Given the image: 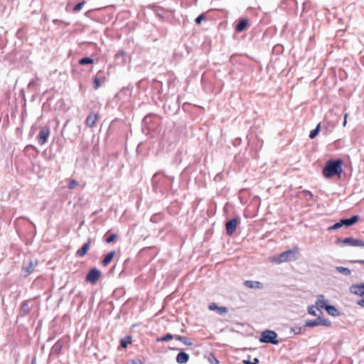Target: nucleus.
<instances>
[{
  "mask_svg": "<svg viewBox=\"0 0 364 364\" xmlns=\"http://www.w3.org/2000/svg\"><path fill=\"white\" fill-rule=\"evenodd\" d=\"M174 181V177L166 176L163 170H159L155 173L151 178V186L155 193H164L171 188V183Z\"/></svg>",
  "mask_w": 364,
  "mask_h": 364,
  "instance_id": "1",
  "label": "nucleus"
},
{
  "mask_svg": "<svg viewBox=\"0 0 364 364\" xmlns=\"http://www.w3.org/2000/svg\"><path fill=\"white\" fill-rule=\"evenodd\" d=\"M343 162L341 159H328L323 167V176L328 179L335 176H341L343 172Z\"/></svg>",
  "mask_w": 364,
  "mask_h": 364,
  "instance_id": "2",
  "label": "nucleus"
},
{
  "mask_svg": "<svg viewBox=\"0 0 364 364\" xmlns=\"http://www.w3.org/2000/svg\"><path fill=\"white\" fill-rule=\"evenodd\" d=\"M159 124L160 117L158 115L148 114L142 120L141 130L146 136H153L159 131Z\"/></svg>",
  "mask_w": 364,
  "mask_h": 364,
  "instance_id": "3",
  "label": "nucleus"
},
{
  "mask_svg": "<svg viewBox=\"0 0 364 364\" xmlns=\"http://www.w3.org/2000/svg\"><path fill=\"white\" fill-rule=\"evenodd\" d=\"M299 258V248L294 247L292 249L282 252L272 257V262L275 264L295 261Z\"/></svg>",
  "mask_w": 364,
  "mask_h": 364,
  "instance_id": "4",
  "label": "nucleus"
},
{
  "mask_svg": "<svg viewBox=\"0 0 364 364\" xmlns=\"http://www.w3.org/2000/svg\"><path fill=\"white\" fill-rule=\"evenodd\" d=\"M259 341L262 343L273 345H277L280 343L277 333L274 331L269 329L264 330L261 333Z\"/></svg>",
  "mask_w": 364,
  "mask_h": 364,
  "instance_id": "5",
  "label": "nucleus"
},
{
  "mask_svg": "<svg viewBox=\"0 0 364 364\" xmlns=\"http://www.w3.org/2000/svg\"><path fill=\"white\" fill-rule=\"evenodd\" d=\"M360 219L358 215H354L348 218H342L338 222L328 228V230H336L342 227L348 228L355 225Z\"/></svg>",
  "mask_w": 364,
  "mask_h": 364,
  "instance_id": "6",
  "label": "nucleus"
},
{
  "mask_svg": "<svg viewBox=\"0 0 364 364\" xmlns=\"http://www.w3.org/2000/svg\"><path fill=\"white\" fill-rule=\"evenodd\" d=\"M335 243L336 245L343 244L344 246L350 247H364V240L359 238H354L352 237H348L345 238L337 237Z\"/></svg>",
  "mask_w": 364,
  "mask_h": 364,
  "instance_id": "7",
  "label": "nucleus"
},
{
  "mask_svg": "<svg viewBox=\"0 0 364 364\" xmlns=\"http://www.w3.org/2000/svg\"><path fill=\"white\" fill-rule=\"evenodd\" d=\"M332 323L331 321L325 318H322L320 315L314 320H306L305 321V325L304 326V328L309 327H315L318 326H323L326 327L331 326Z\"/></svg>",
  "mask_w": 364,
  "mask_h": 364,
  "instance_id": "8",
  "label": "nucleus"
},
{
  "mask_svg": "<svg viewBox=\"0 0 364 364\" xmlns=\"http://www.w3.org/2000/svg\"><path fill=\"white\" fill-rule=\"evenodd\" d=\"M164 108L165 111L170 114H176L180 109L179 97H178L176 100L172 99L166 100Z\"/></svg>",
  "mask_w": 364,
  "mask_h": 364,
  "instance_id": "9",
  "label": "nucleus"
},
{
  "mask_svg": "<svg viewBox=\"0 0 364 364\" xmlns=\"http://www.w3.org/2000/svg\"><path fill=\"white\" fill-rule=\"evenodd\" d=\"M38 260L29 259L28 261H23L22 265V272L23 277H27L29 274L33 272L35 267L37 266Z\"/></svg>",
  "mask_w": 364,
  "mask_h": 364,
  "instance_id": "10",
  "label": "nucleus"
},
{
  "mask_svg": "<svg viewBox=\"0 0 364 364\" xmlns=\"http://www.w3.org/2000/svg\"><path fill=\"white\" fill-rule=\"evenodd\" d=\"M240 222V219L239 217H234L228 220L225 223L226 235L228 236L232 235L235 232Z\"/></svg>",
  "mask_w": 364,
  "mask_h": 364,
  "instance_id": "11",
  "label": "nucleus"
},
{
  "mask_svg": "<svg viewBox=\"0 0 364 364\" xmlns=\"http://www.w3.org/2000/svg\"><path fill=\"white\" fill-rule=\"evenodd\" d=\"M33 308V304L32 299H29L23 301L21 303V304L20 306V309L18 310V316L24 317V316H27L31 312V311L32 310Z\"/></svg>",
  "mask_w": 364,
  "mask_h": 364,
  "instance_id": "12",
  "label": "nucleus"
},
{
  "mask_svg": "<svg viewBox=\"0 0 364 364\" xmlns=\"http://www.w3.org/2000/svg\"><path fill=\"white\" fill-rule=\"evenodd\" d=\"M102 273L96 267L91 268L85 276V281L95 284L99 280Z\"/></svg>",
  "mask_w": 364,
  "mask_h": 364,
  "instance_id": "13",
  "label": "nucleus"
},
{
  "mask_svg": "<svg viewBox=\"0 0 364 364\" xmlns=\"http://www.w3.org/2000/svg\"><path fill=\"white\" fill-rule=\"evenodd\" d=\"M349 291L352 294L360 296L363 298L364 296V282H361L359 284H353L349 287Z\"/></svg>",
  "mask_w": 364,
  "mask_h": 364,
  "instance_id": "14",
  "label": "nucleus"
},
{
  "mask_svg": "<svg viewBox=\"0 0 364 364\" xmlns=\"http://www.w3.org/2000/svg\"><path fill=\"white\" fill-rule=\"evenodd\" d=\"M65 343V340L63 338H60L58 341H57L52 346L49 356H58L60 354L62 348Z\"/></svg>",
  "mask_w": 364,
  "mask_h": 364,
  "instance_id": "15",
  "label": "nucleus"
},
{
  "mask_svg": "<svg viewBox=\"0 0 364 364\" xmlns=\"http://www.w3.org/2000/svg\"><path fill=\"white\" fill-rule=\"evenodd\" d=\"M50 128L48 127H43L39 134H38V142L40 145H43L44 144L46 143V141H48V139L50 136Z\"/></svg>",
  "mask_w": 364,
  "mask_h": 364,
  "instance_id": "16",
  "label": "nucleus"
},
{
  "mask_svg": "<svg viewBox=\"0 0 364 364\" xmlns=\"http://www.w3.org/2000/svg\"><path fill=\"white\" fill-rule=\"evenodd\" d=\"M91 243H92V239L88 238L87 241L85 243H84L82 245V246L79 250H77L75 255L77 257H80L85 256L87 254V251L90 250Z\"/></svg>",
  "mask_w": 364,
  "mask_h": 364,
  "instance_id": "17",
  "label": "nucleus"
},
{
  "mask_svg": "<svg viewBox=\"0 0 364 364\" xmlns=\"http://www.w3.org/2000/svg\"><path fill=\"white\" fill-rule=\"evenodd\" d=\"M249 26V20L246 18H242L238 20L237 23L235 25V30L237 33H241Z\"/></svg>",
  "mask_w": 364,
  "mask_h": 364,
  "instance_id": "18",
  "label": "nucleus"
},
{
  "mask_svg": "<svg viewBox=\"0 0 364 364\" xmlns=\"http://www.w3.org/2000/svg\"><path fill=\"white\" fill-rule=\"evenodd\" d=\"M127 53L124 50H119L115 54V65H124L127 61Z\"/></svg>",
  "mask_w": 364,
  "mask_h": 364,
  "instance_id": "19",
  "label": "nucleus"
},
{
  "mask_svg": "<svg viewBox=\"0 0 364 364\" xmlns=\"http://www.w3.org/2000/svg\"><path fill=\"white\" fill-rule=\"evenodd\" d=\"M189 355L184 351H180L176 358V360L179 364H185L189 360Z\"/></svg>",
  "mask_w": 364,
  "mask_h": 364,
  "instance_id": "20",
  "label": "nucleus"
},
{
  "mask_svg": "<svg viewBox=\"0 0 364 364\" xmlns=\"http://www.w3.org/2000/svg\"><path fill=\"white\" fill-rule=\"evenodd\" d=\"M132 342V337L131 335H127L123 338H121L119 341V346L118 347V350L120 349L127 348V346Z\"/></svg>",
  "mask_w": 364,
  "mask_h": 364,
  "instance_id": "21",
  "label": "nucleus"
},
{
  "mask_svg": "<svg viewBox=\"0 0 364 364\" xmlns=\"http://www.w3.org/2000/svg\"><path fill=\"white\" fill-rule=\"evenodd\" d=\"M114 259V250L109 252L102 259L101 264L102 267H107Z\"/></svg>",
  "mask_w": 364,
  "mask_h": 364,
  "instance_id": "22",
  "label": "nucleus"
},
{
  "mask_svg": "<svg viewBox=\"0 0 364 364\" xmlns=\"http://www.w3.org/2000/svg\"><path fill=\"white\" fill-rule=\"evenodd\" d=\"M326 311V312L332 316H340L342 313L341 311H339L336 308V306H334L333 305H331V304H329L328 306H327V308H326L325 309Z\"/></svg>",
  "mask_w": 364,
  "mask_h": 364,
  "instance_id": "23",
  "label": "nucleus"
},
{
  "mask_svg": "<svg viewBox=\"0 0 364 364\" xmlns=\"http://www.w3.org/2000/svg\"><path fill=\"white\" fill-rule=\"evenodd\" d=\"M244 285L250 289H259L262 287V283L257 281H250V280H246L244 282Z\"/></svg>",
  "mask_w": 364,
  "mask_h": 364,
  "instance_id": "24",
  "label": "nucleus"
},
{
  "mask_svg": "<svg viewBox=\"0 0 364 364\" xmlns=\"http://www.w3.org/2000/svg\"><path fill=\"white\" fill-rule=\"evenodd\" d=\"M320 298L317 299L316 301V305L318 306L320 308L326 309L327 308V306L329 305L328 300L323 299L324 296L320 295Z\"/></svg>",
  "mask_w": 364,
  "mask_h": 364,
  "instance_id": "25",
  "label": "nucleus"
},
{
  "mask_svg": "<svg viewBox=\"0 0 364 364\" xmlns=\"http://www.w3.org/2000/svg\"><path fill=\"white\" fill-rule=\"evenodd\" d=\"M173 338H175V336L170 333H167L163 336L158 337L156 339V341L158 343L159 342H166V341H169L172 340Z\"/></svg>",
  "mask_w": 364,
  "mask_h": 364,
  "instance_id": "26",
  "label": "nucleus"
},
{
  "mask_svg": "<svg viewBox=\"0 0 364 364\" xmlns=\"http://www.w3.org/2000/svg\"><path fill=\"white\" fill-rule=\"evenodd\" d=\"M78 63L81 65H92L94 63V59L91 57H84L79 60Z\"/></svg>",
  "mask_w": 364,
  "mask_h": 364,
  "instance_id": "27",
  "label": "nucleus"
},
{
  "mask_svg": "<svg viewBox=\"0 0 364 364\" xmlns=\"http://www.w3.org/2000/svg\"><path fill=\"white\" fill-rule=\"evenodd\" d=\"M96 120L97 116L91 114L87 117L85 122L87 127H92L95 125Z\"/></svg>",
  "mask_w": 364,
  "mask_h": 364,
  "instance_id": "28",
  "label": "nucleus"
},
{
  "mask_svg": "<svg viewBox=\"0 0 364 364\" xmlns=\"http://www.w3.org/2000/svg\"><path fill=\"white\" fill-rule=\"evenodd\" d=\"M129 91L127 89L123 90L120 91V92H117L114 95L115 100L121 99L122 95L124 97V98L126 100H128L129 98Z\"/></svg>",
  "mask_w": 364,
  "mask_h": 364,
  "instance_id": "29",
  "label": "nucleus"
},
{
  "mask_svg": "<svg viewBox=\"0 0 364 364\" xmlns=\"http://www.w3.org/2000/svg\"><path fill=\"white\" fill-rule=\"evenodd\" d=\"M320 131H321V123H318L316 125V127L310 132V134L309 136V138L311 139L316 138L318 135Z\"/></svg>",
  "mask_w": 364,
  "mask_h": 364,
  "instance_id": "30",
  "label": "nucleus"
},
{
  "mask_svg": "<svg viewBox=\"0 0 364 364\" xmlns=\"http://www.w3.org/2000/svg\"><path fill=\"white\" fill-rule=\"evenodd\" d=\"M175 339L183 342L185 345L188 346H191L193 345V343L185 336L175 335Z\"/></svg>",
  "mask_w": 364,
  "mask_h": 364,
  "instance_id": "31",
  "label": "nucleus"
},
{
  "mask_svg": "<svg viewBox=\"0 0 364 364\" xmlns=\"http://www.w3.org/2000/svg\"><path fill=\"white\" fill-rule=\"evenodd\" d=\"M336 270L338 272L341 273L346 276H349L351 274L350 269H349L348 268L345 267H341V266L336 267Z\"/></svg>",
  "mask_w": 364,
  "mask_h": 364,
  "instance_id": "32",
  "label": "nucleus"
},
{
  "mask_svg": "<svg viewBox=\"0 0 364 364\" xmlns=\"http://www.w3.org/2000/svg\"><path fill=\"white\" fill-rule=\"evenodd\" d=\"M163 220V215L161 213H155L151 215L150 221L153 223H157Z\"/></svg>",
  "mask_w": 364,
  "mask_h": 364,
  "instance_id": "33",
  "label": "nucleus"
},
{
  "mask_svg": "<svg viewBox=\"0 0 364 364\" xmlns=\"http://www.w3.org/2000/svg\"><path fill=\"white\" fill-rule=\"evenodd\" d=\"M210 364H218L219 361L213 353H210L205 356Z\"/></svg>",
  "mask_w": 364,
  "mask_h": 364,
  "instance_id": "34",
  "label": "nucleus"
},
{
  "mask_svg": "<svg viewBox=\"0 0 364 364\" xmlns=\"http://www.w3.org/2000/svg\"><path fill=\"white\" fill-rule=\"evenodd\" d=\"M319 311L316 306H308V313L314 316H317V311Z\"/></svg>",
  "mask_w": 364,
  "mask_h": 364,
  "instance_id": "35",
  "label": "nucleus"
},
{
  "mask_svg": "<svg viewBox=\"0 0 364 364\" xmlns=\"http://www.w3.org/2000/svg\"><path fill=\"white\" fill-rule=\"evenodd\" d=\"M114 121H115V123L117 122H121L122 124V128H123V132H124L123 138L126 137L127 132V129H128V126L124 123L123 119H121L119 118L115 117Z\"/></svg>",
  "mask_w": 364,
  "mask_h": 364,
  "instance_id": "36",
  "label": "nucleus"
},
{
  "mask_svg": "<svg viewBox=\"0 0 364 364\" xmlns=\"http://www.w3.org/2000/svg\"><path fill=\"white\" fill-rule=\"evenodd\" d=\"M105 241L107 243L114 242V232H111V230L108 231L107 236L105 238Z\"/></svg>",
  "mask_w": 364,
  "mask_h": 364,
  "instance_id": "37",
  "label": "nucleus"
},
{
  "mask_svg": "<svg viewBox=\"0 0 364 364\" xmlns=\"http://www.w3.org/2000/svg\"><path fill=\"white\" fill-rule=\"evenodd\" d=\"M205 19V14H200L199 16H198L196 19H195V23L197 24V25H200L201 23V22Z\"/></svg>",
  "mask_w": 364,
  "mask_h": 364,
  "instance_id": "38",
  "label": "nucleus"
},
{
  "mask_svg": "<svg viewBox=\"0 0 364 364\" xmlns=\"http://www.w3.org/2000/svg\"><path fill=\"white\" fill-rule=\"evenodd\" d=\"M78 185L77 181L75 179H71L70 180L69 183H68V188L69 189H73Z\"/></svg>",
  "mask_w": 364,
  "mask_h": 364,
  "instance_id": "39",
  "label": "nucleus"
},
{
  "mask_svg": "<svg viewBox=\"0 0 364 364\" xmlns=\"http://www.w3.org/2000/svg\"><path fill=\"white\" fill-rule=\"evenodd\" d=\"M85 4V2L84 1H81V2H79L77 3L76 5H75V6L73 7V11L75 12H78L80 11L82 6H84V4Z\"/></svg>",
  "mask_w": 364,
  "mask_h": 364,
  "instance_id": "40",
  "label": "nucleus"
},
{
  "mask_svg": "<svg viewBox=\"0 0 364 364\" xmlns=\"http://www.w3.org/2000/svg\"><path fill=\"white\" fill-rule=\"evenodd\" d=\"M228 311V309L227 307L225 306H218L217 312L219 315H223L226 314Z\"/></svg>",
  "mask_w": 364,
  "mask_h": 364,
  "instance_id": "41",
  "label": "nucleus"
},
{
  "mask_svg": "<svg viewBox=\"0 0 364 364\" xmlns=\"http://www.w3.org/2000/svg\"><path fill=\"white\" fill-rule=\"evenodd\" d=\"M301 327L294 326L291 328V332H293L295 335H299L301 333Z\"/></svg>",
  "mask_w": 364,
  "mask_h": 364,
  "instance_id": "42",
  "label": "nucleus"
},
{
  "mask_svg": "<svg viewBox=\"0 0 364 364\" xmlns=\"http://www.w3.org/2000/svg\"><path fill=\"white\" fill-rule=\"evenodd\" d=\"M100 85V80L97 77H95L94 78V81H93V87L95 90H97L99 88Z\"/></svg>",
  "mask_w": 364,
  "mask_h": 364,
  "instance_id": "43",
  "label": "nucleus"
},
{
  "mask_svg": "<svg viewBox=\"0 0 364 364\" xmlns=\"http://www.w3.org/2000/svg\"><path fill=\"white\" fill-rule=\"evenodd\" d=\"M218 306L217 305V304L215 303H211L209 304L208 306V309L210 310V311H217L218 310Z\"/></svg>",
  "mask_w": 364,
  "mask_h": 364,
  "instance_id": "44",
  "label": "nucleus"
},
{
  "mask_svg": "<svg viewBox=\"0 0 364 364\" xmlns=\"http://www.w3.org/2000/svg\"><path fill=\"white\" fill-rule=\"evenodd\" d=\"M304 195L306 198H307V196L309 197V198H307L308 200L311 199L313 197V194L310 191H304Z\"/></svg>",
  "mask_w": 364,
  "mask_h": 364,
  "instance_id": "45",
  "label": "nucleus"
},
{
  "mask_svg": "<svg viewBox=\"0 0 364 364\" xmlns=\"http://www.w3.org/2000/svg\"><path fill=\"white\" fill-rule=\"evenodd\" d=\"M356 304L358 306H360V307L364 308V298H362L361 299L358 300Z\"/></svg>",
  "mask_w": 364,
  "mask_h": 364,
  "instance_id": "46",
  "label": "nucleus"
},
{
  "mask_svg": "<svg viewBox=\"0 0 364 364\" xmlns=\"http://www.w3.org/2000/svg\"><path fill=\"white\" fill-rule=\"evenodd\" d=\"M113 270H114V266H112L111 267V269L107 272L105 276L107 277L108 278H110Z\"/></svg>",
  "mask_w": 364,
  "mask_h": 364,
  "instance_id": "47",
  "label": "nucleus"
},
{
  "mask_svg": "<svg viewBox=\"0 0 364 364\" xmlns=\"http://www.w3.org/2000/svg\"><path fill=\"white\" fill-rule=\"evenodd\" d=\"M351 263H358L364 264V260L363 259H358V260H352L350 261Z\"/></svg>",
  "mask_w": 364,
  "mask_h": 364,
  "instance_id": "48",
  "label": "nucleus"
},
{
  "mask_svg": "<svg viewBox=\"0 0 364 364\" xmlns=\"http://www.w3.org/2000/svg\"><path fill=\"white\" fill-rule=\"evenodd\" d=\"M347 117H348V114L346 113L345 115H344V120H343V127H345L347 124Z\"/></svg>",
  "mask_w": 364,
  "mask_h": 364,
  "instance_id": "49",
  "label": "nucleus"
},
{
  "mask_svg": "<svg viewBox=\"0 0 364 364\" xmlns=\"http://www.w3.org/2000/svg\"><path fill=\"white\" fill-rule=\"evenodd\" d=\"M132 364H143V363L139 360H133Z\"/></svg>",
  "mask_w": 364,
  "mask_h": 364,
  "instance_id": "50",
  "label": "nucleus"
},
{
  "mask_svg": "<svg viewBox=\"0 0 364 364\" xmlns=\"http://www.w3.org/2000/svg\"><path fill=\"white\" fill-rule=\"evenodd\" d=\"M31 364H36V356L33 355Z\"/></svg>",
  "mask_w": 364,
  "mask_h": 364,
  "instance_id": "51",
  "label": "nucleus"
},
{
  "mask_svg": "<svg viewBox=\"0 0 364 364\" xmlns=\"http://www.w3.org/2000/svg\"><path fill=\"white\" fill-rule=\"evenodd\" d=\"M274 49L279 50H282L283 47L282 46H280V45H277V46H274Z\"/></svg>",
  "mask_w": 364,
  "mask_h": 364,
  "instance_id": "52",
  "label": "nucleus"
},
{
  "mask_svg": "<svg viewBox=\"0 0 364 364\" xmlns=\"http://www.w3.org/2000/svg\"><path fill=\"white\" fill-rule=\"evenodd\" d=\"M243 363H244V364H255V363H253V362H252V361H251V360H243Z\"/></svg>",
  "mask_w": 364,
  "mask_h": 364,
  "instance_id": "53",
  "label": "nucleus"
},
{
  "mask_svg": "<svg viewBox=\"0 0 364 364\" xmlns=\"http://www.w3.org/2000/svg\"><path fill=\"white\" fill-rule=\"evenodd\" d=\"M259 360L257 358H255L253 359V363L257 364V363H259Z\"/></svg>",
  "mask_w": 364,
  "mask_h": 364,
  "instance_id": "54",
  "label": "nucleus"
},
{
  "mask_svg": "<svg viewBox=\"0 0 364 364\" xmlns=\"http://www.w3.org/2000/svg\"><path fill=\"white\" fill-rule=\"evenodd\" d=\"M53 22L55 24H58V22H60V21H59V20H58V19H55V20H53Z\"/></svg>",
  "mask_w": 364,
  "mask_h": 364,
  "instance_id": "55",
  "label": "nucleus"
},
{
  "mask_svg": "<svg viewBox=\"0 0 364 364\" xmlns=\"http://www.w3.org/2000/svg\"><path fill=\"white\" fill-rule=\"evenodd\" d=\"M114 124V120H112L109 124V127H111Z\"/></svg>",
  "mask_w": 364,
  "mask_h": 364,
  "instance_id": "56",
  "label": "nucleus"
},
{
  "mask_svg": "<svg viewBox=\"0 0 364 364\" xmlns=\"http://www.w3.org/2000/svg\"><path fill=\"white\" fill-rule=\"evenodd\" d=\"M170 349L173 350H179V349H178V348H171Z\"/></svg>",
  "mask_w": 364,
  "mask_h": 364,
  "instance_id": "57",
  "label": "nucleus"
},
{
  "mask_svg": "<svg viewBox=\"0 0 364 364\" xmlns=\"http://www.w3.org/2000/svg\"><path fill=\"white\" fill-rule=\"evenodd\" d=\"M52 339H53V338H49L48 339V341H51Z\"/></svg>",
  "mask_w": 364,
  "mask_h": 364,
  "instance_id": "58",
  "label": "nucleus"
},
{
  "mask_svg": "<svg viewBox=\"0 0 364 364\" xmlns=\"http://www.w3.org/2000/svg\"><path fill=\"white\" fill-rule=\"evenodd\" d=\"M319 312H320V315L323 314V312L321 311H319Z\"/></svg>",
  "mask_w": 364,
  "mask_h": 364,
  "instance_id": "59",
  "label": "nucleus"
},
{
  "mask_svg": "<svg viewBox=\"0 0 364 364\" xmlns=\"http://www.w3.org/2000/svg\"><path fill=\"white\" fill-rule=\"evenodd\" d=\"M114 293H115V295H116V294H117V289H115Z\"/></svg>",
  "mask_w": 364,
  "mask_h": 364,
  "instance_id": "60",
  "label": "nucleus"
},
{
  "mask_svg": "<svg viewBox=\"0 0 364 364\" xmlns=\"http://www.w3.org/2000/svg\"><path fill=\"white\" fill-rule=\"evenodd\" d=\"M114 237H115V240H116V239H117V235L116 234H115V235H114Z\"/></svg>",
  "mask_w": 364,
  "mask_h": 364,
  "instance_id": "61",
  "label": "nucleus"
}]
</instances>
